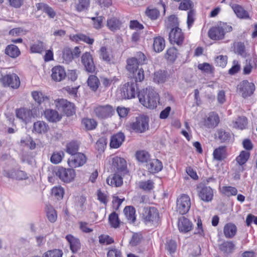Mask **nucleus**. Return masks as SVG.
Listing matches in <instances>:
<instances>
[{"instance_id": "f257e3e1", "label": "nucleus", "mask_w": 257, "mask_h": 257, "mask_svg": "<svg viewBox=\"0 0 257 257\" xmlns=\"http://www.w3.org/2000/svg\"><path fill=\"white\" fill-rule=\"evenodd\" d=\"M138 97L143 105L150 109L156 108L159 101V94L152 87L140 91Z\"/></svg>"}, {"instance_id": "f03ea898", "label": "nucleus", "mask_w": 257, "mask_h": 257, "mask_svg": "<svg viewBox=\"0 0 257 257\" xmlns=\"http://www.w3.org/2000/svg\"><path fill=\"white\" fill-rule=\"evenodd\" d=\"M232 30V28L231 26L226 23H220L209 30L208 36L212 40H219L223 39L225 35Z\"/></svg>"}, {"instance_id": "7ed1b4c3", "label": "nucleus", "mask_w": 257, "mask_h": 257, "mask_svg": "<svg viewBox=\"0 0 257 257\" xmlns=\"http://www.w3.org/2000/svg\"><path fill=\"white\" fill-rule=\"evenodd\" d=\"M114 109L110 105H98L93 108L94 115L99 119H105L111 117L113 113Z\"/></svg>"}, {"instance_id": "20e7f679", "label": "nucleus", "mask_w": 257, "mask_h": 257, "mask_svg": "<svg viewBox=\"0 0 257 257\" xmlns=\"http://www.w3.org/2000/svg\"><path fill=\"white\" fill-rule=\"evenodd\" d=\"M131 128L136 133H142L149 128V118L144 115L136 117L131 124Z\"/></svg>"}, {"instance_id": "39448f33", "label": "nucleus", "mask_w": 257, "mask_h": 257, "mask_svg": "<svg viewBox=\"0 0 257 257\" xmlns=\"http://www.w3.org/2000/svg\"><path fill=\"white\" fill-rule=\"evenodd\" d=\"M56 175L63 182L69 183L75 177L76 173L73 169H66L59 167L55 171Z\"/></svg>"}, {"instance_id": "423d86ee", "label": "nucleus", "mask_w": 257, "mask_h": 257, "mask_svg": "<svg viewBox=\"0 0 257 257\" xmlns=\"http://www.w3.org/2000/svg\"><path fill=\"white\" fill-rule=\"evenodd\" d=\"M193 3L190 0H184L179 5V9L182 11L190 10L188 13L187 23L188 28H190L194 23L195 12L192 10Z\"/></svg>"}, {"instance_id": "0eeeda50", "label": "nucleus", "mask_w": 257, "mask_h": 257, "mask_svg": "<svg viewBox=\"0 0 257 257\" xmlns=\"http://www.w3.org/2000/svg\"><path fill=\"white\" fill-rule=\"evenodd\" d=\"M237 90L243 98L251 96L255 90V85L246 80L241 81L237 86Z\"/></svg>"}, {"instance_id": "6e6552de", "label": "nucleus", "mask_w": 257, "mask_h": 257, "mask_svg": "<svg viewBox=\"0 0 257 257\" xmlns=\"http://www.w3.org/2000/svg\"><path fill=\"white\" fill-rule=\"evenodd\" d=\"M1 82L4 86L18 88L20 85V80L18 76L14 73H10L1 78Z\"/></svg>"}, {"instance_id": "1a4fd4ad", "label": "nucleus", "mask_w": 257, "mask_h": 257, "mask_svg": "<svg viewBox=\"0 0 257 257\" xmlns=\"http://www.w3.org/2000/svg\"><path fill=\"white\" fill-rule=\"evenodd\" d=\"M191 206L189 196L186 194H182L177 200V209L181 214H186L188 212Z\"/></svg>"}, {"instance_id": "9d476101", "label": "nucleus", "mask_w": 257, "mask_h": 257, "mask_svg": "<svg viewBox=\"0 0 257 257\" xmlns=\"http://www.w3.org/2000/svg\"><path fill=\"white\" fill-rule=\"evenodd\" d=\"M143 216L146 223H157L159 219L158 211L154 207L144 208Z\"/></svg>"}, {"instance_id": "9b49d317", "label": "nucleus", "mask_w": 257, "mask_h": 257, "mask_svg": "<svg viewBox=\"0 0 257 257\" xmlns=\"http://www.w3.org/2000/svg\"><path fill=\"white\" fill-rule=\"evenodd\" d=\"M169 40L172 44L182 45L184 36L181 29L178 27L172 29L169 33Z\"/></svg>"}, {"instance_id": "f8f14e48", "label": "nucleus", "mask_w": 257, "mask_h": 257, "mask_svg": "<svg viewBox=\"0 0 257 257\" xmlns=\"http://www.w3.org/2000/svg\"><path fill=\"white\" fill-rule=\"evenodd\" d=\"M86 162V156L81 153L71 156L67 161L68 165L71 168H77L82 166Z\"/></svg>"}, {"instance_id": "ddd939ff", "label": "nucleus", "mask_w": 257, "mask_h": 257, "mask_svg": "<svg viewBox=\"0 0 257 257\" xmlns=\"http://www.w3.org/2000/svg\"><path fill=\"white\" fill-rule=\"evenodd\" d=\"M81 62L84 65L86 71L89 73H93L95 71V65L91 55L86 52L81 57Z\"/></svg>"}, {"instance_id": "4468645a", "label": "nucleus", "mask_w": 257, "mask_h": 257, "mask_svg": "<svg viewBox=\"0 0 257 257\" xmlns=\"http://www.w3.org/2000/svg\"><path fill=\"white\" fill-rule=\"evenodd\" d=\"M112 168L118 173L125 171L126 169V162L123 158L115 156L112 159Z\"/></svg>"}, {"instance_id": "2eb2a0df", "label": "nucleus", "mask_w": 257, "mask_h": 257, "mask_svg": "<svg viewBox=\"0 0 257 257\" xmlns=\"http://www.w3.org/2000/svg\"><path fill=\"white\" fill-rule=\"evenodd\" d=\"M66 76V71L63 67L58 65L52 69L51 77L55 81H61L65 79Z\"/></svg>"}, {"instance_id": "dca6fc26", "label": "nucleus", "mask_w": 257, "mask_h": 257, "mask_svg": "<svg viewBox=\"0 0 257 257\" xmlns=\"http://www.w3.org/2000/svg\"><path fill=\"white\" fill-rule=\"evenodd\" d=\"M219 122V117L215 112H210L208 116L204 119L203 123L204 126L208 128H213L217 126Z\"/></svg>"}, {"instance_id": "f3484780", "label": "nucleus", "mask_w": 257, "mask_h": 257, "mask_svg": "<svg viewBox=\"0 0 257 257\" xmlns=\"http://www.w3.org/2000/svg\"><path fill=\"white\" fill-rule=\"evenodd\" d=\"M123 96L125 98L131 99L135 97L137 84L134 82L127 83L123 87Z\"/></svg>"}, {"instance_id": "a211bd4d", "label": "nucleus", "mask_w": 257, "mask_h": 257, "mask_svg": "<svg viewBox=\"0 0 257 257\" xmlns=\"http://www.w3.org/2000/svg\"><path fill=\"white\" fill-rule=\"evenodd\" d=\"M16 116L22 121L27 123L34 117L32 110L26 108H20L16 111Z\"/></svg>"}, {"instance_id": "6ab92c4d", "label": "nucleus", "mask_w": 257, "mask_h": 257, "mask_svg": "<svg viewBox=\"0 0 257 257\" xmlns=\"http://www.w3.org/2000/svg\"><path fill=\"white\" fill-rule=\"evenodd\" d=\"M198 195L203 201L210 202L213 199V191L211 187L205 186L200 189L198 191Z\"/></svg>"}, {"instance_id": "aec40b11", "label": "nucleus", "mask_w": 257, "mask_h": 257, "mask_svg": "<svg viewBox=\"0 0 257 257\" xmlns=\"http://www.w3.org/2000/svg\"><path fill=\"white\" fill-rule=\"evenodd\" d=\"M125 139L124 135L121 133H118L113 135L110 139V147L111 148L117 149L119 148Z\"/></svg>"}, {"instance_id": "412c9836", "label": "nucleus", "mask_w": 257, "mask_h": 257, "mask_svg": "<svg viewBox=\"0 0 257 257\" xmlns=\"http://www.w3.org/2000/svg\"><path fill=\"white\" fill-rule=\"evenodd\" d=\"M178 227L180 232L186 233L191 230L192 224L188 219L183 216L179 219Z\"/></svg>"}, {"instance_id": "4be33fe9", "label": "nucleus", "mask_w": 257, "mask_h": 257, "mask_svg": "<svg viewBox=\"0 0 257 257\" xmlns=\"http://www.w3.org/2000/svg\"><path fill=\"white\" fill-rule=\"evenodd\" d=\"M147 169L151 173H158L162 170L163 164L158 159H152L147 164Z\"/></svg>"}, {"instance_id": "5701e85b", "label": "nucleus", "mask_w": 257, "mask_h": 257, "mask_svg": "<svg viewBox=\"0 0 257 257\" xmlns=\"http://www.w3.org/2000/svg\"><path fill=\"white\" fill-rule=\"evenodd\" d=\"M66 239L69 244L70 249L73 253L80 249L81 244L79 239L71 234L66 235Z\"/></svg>"}, {"instance_id": "b1692460", "label": "nucleus", "mask_w": 257, "mask_h": 257, "mask_svg": "<svg viewBox=\"0 0 257 257\" xmlns=\"http://www.w3.org/2000/svg\"><path fill=\"white\" fill-rule=\"evenodd\" d=\"M44 116L47 120L52 122L59 121L62 118L61 115L56 110L51 109H46L44 111Z\"/></svg>"}, {"instance_id": "393cba45", "label": "nucleus", "mask_w": 257, "mask_h": 257, "mask_svg": "<svg viewBox=\"0 0 257 257\" xmlns=\"http://www.w3.org/2000/svg\"><path fill=\"white\" fill-rule=\"evenodd\" d=\"M6 176L8 178L17 180H25L28 178L27 174L24 171L13 169L6 172Z\"/></svg>"}, {"instance_id": "a878e982", "label": "nucleus", "mask_w": 257, "mask_h": 257, "mask_svg": "<svg viewBox=\"0 0 257 257\" xmlns=\"http://www.w3.org/2000/svg\"><path fill=\"white\" fill-rule=\"evenodd\" d=\"M254 67H257V56L255 55H253L250 59L246 60V64L243 69V74H249Z\"/></svg>"}, {"instance_id": "bb28decb", "label": "nucleus", "mask_w": 257, "mask_h": 257, "mask_svg": "<svg viewBox=\"0 0 257 257\" xmlns=\"http://www.w3.org/2000/svg\"><path fill=\"white\" fill-rule=\"evenodd\" d=\"M49 128L48 125L43 121H37L33 124V132L38 134L47 133Z\"/></svg>"}, {"instance_id": "cd10ccee", "label": "nucleus", "mask_w": 257, "mask_h": 257, "mask_svg": "<svg viewBox=\"0 0 257 257\" xmlns=\"http://www.w3.org/2000/svg\"><path fill=\"white\" fill-rule=\"evenodd\" d=\"M213 159L218 161H221L227 157L226 148L224 146H220L215 149L213 153Z\"/></svg>"}, {"instance_id": "c85d7f7f", "label": "nucleus", "mask_w": 257, "mask_h": 257, "mask_svg": "<svg viewBox=\"0 0 257 257\" xmlns=\"http://www.w3.org/2000/svg\"><path fill=\"white\" fill-rule=\"evenodd\" d=\"M237 232L236 225L232 223H228L225 225L223 232L226 238H231L234 237Z\"/></svg>"}, {"instance_id": "c756f323", "label": "nucleus", "mask_w": 257, "mask_h": 257, "mask_svg": "<svg viewBox=\"0 0 257 257\" xmlns=\"http://www.w3.org/2000/svg\"><path fill=\"white\" fill-rule=\"evenodd\" d=\"M122 182L121 177L116 174L109 176L106 179L107 184L112 187H119L122 185Z\"/></svg>"}, {"instance_id": "7c9ffc66", "label": "nucleus", "mask_w": 257, "mask_h": 257, "mask_svg": "<svg viewBox=\"0 0 257 257\" xmlns=\"http://www.w3.org/2000/svg\"><path fill=\"white\" fill-rule=\"evenodd\" d=\"M33 99L38 104L44 103L45 105H50L49 98L45 95L42 92L39 91H34L32 93Z\"/></svg>"}, {"instance_id": "2f4dec72", "label": "nucleus", "mask_w": 257, "mask_h": 257, "mask_svg": "<svg viewBox=\"0 0 257 257\" xmlns=\"http://www.w3.org/2000/svg\"><path fill=\"white\" fill-rule=\"evenodd\" d=\"M69 38L71 41L76 42L83 41L88 44H92L94 42L93 39L82 34L71 35H70Z\"/></svg>"}, {"instance_id": "473e14b6", "label": "nucleus", "mask_w": 257, "mask_h": 257, "mask_svg": "<svg viewBox=\"0 0 257 257\" xmlns=\"http://www.w3.org/2000/svg\"><path fill=\"white\" fill-rule=\"evenodd\" d=\"M232 9L238 18L243 19L249 18L248 13L241 6L237 4H234L232 6Z\"/></svg>"}, {"instance_id": "72a5a7b5", "label": "nucleus", "mask_w": 257, "mask_h": 257, "mask_svg": "<svg viewBox=\"0 0 257 257\" xmlns=\"http://www.w3.org/2000/svg\"><path fill=\"white\" fill-rule=\"evenodd\" d=\"M215 136L216 138L222 143L229 142L232 138V135L229 132L222 129L217 130Z\"/></svg>"}, {"instance_id": "f704fd0d", "label": "nucleus", "mask_w": 257, "mask_h": 257, "mask_svg": "<svg viewBox=\"0 0 257 257\" xmlns=\"http://www.w3.org/2000/svg\"><path fill=\"white\" fill-rule=\"evenodd\" d=\"M165 41L161 37H157L154 38L153 43V48L155 52H162L165 48Z\"/></svg>"}, {"instance_id": "c9c22d12", "label": "nucleus", "mask_w": 257, "mask_h": 257, "mask_svg": "<svg viewBox=\"0 0 257 257\" xmlns=\"http://www.w3.org/2000/svg\"><path fill=\"white\" fill-rule=\"evenodd\" d=\"M5 53L10 57L15 58L20 55V51L19 48L15 45H9L5 49Z\"/></svg>"}, {"instance_id": "e433bc0d", "label": "nucleus", "mask_w": 257, "mask_h": 257, "mask_svg": "<svg viewBox=\"0 0 257 257\" xmlns=\"http://www.w3.org/2000/svg\"><path fill=\"white\" fill-rule=\"evenodd\" d=\"M81 123L86 130H94L97 125V122L93 118H84L82 119Z\"/></svg>"}, {"instance_id": "4c0bfd02", "label": "nucleus", "mask_w": 257, "mask_h": 257, "mask_svg": "<svg viewBox=\"0 0 257 257\" xmlns=\"http://www.w3.org/2000/svg\"><path fill=\"white\" fill-rule=\"evenodd\" d=\"M124 213L128 221L133 223L136 220V210L132 206H126L123 210Z\"/></svg>"}, {"instance_id": "58836bf2", "label": "nucleus", "mask_w": 257, "mask_h": 257, "mask_svg": "<svg viewBox=\"0 0 257 257\" xmlns=\"http://www.w3.org/2000/svg\"><path fill=\"white\" fill-rule=\"evenodd\" d=\"M220 192L227 197L235 196L237 195V190L236 188L232 186H223L219 187Z\"/></svg>"}, {"instance_id": "ea45409f", "label": "nucleus", "mask_w": 257, "mask_h": 257, "mask_svg": "<svg viewBox=\"0 0 257 257\" xmlns=\"http://www.w3.org/2000/svg\"><path fill=\"white\" fill-rule=\"evenodd\" d=\"M38 10H41L44 13H46L50 18H54L56 15V13L53 9L46 4L43 3H39L36 5Z\"/></svg>"}, {"instance_id": "a19ab883", "label": "nucleus", "mask_w": 257, "mask_h": 257, "mask_svg": "<svg viewBox=\"0 0 257 257\" xmlns=\"http://www.w3.org/2000/svg\"><path fill=\"white\" fill-rule=\"evenodd\" d=\"M220 249L226 253H232L235 248V245L231 241H224L219 246Z\"/></svg>"}, {"instance_id": "79ce46f5", "label": "nucleus", "mask_w": 257, "mask_h": 257, "mask_svg": "<svg viewBox=\"0 0 257 257\" xmlns=\"http://www.w3.org/2000/svg\"><path fill=\"white\" fill-rule=\"evenodd\" d=\"M139 64L135 57L129 58L127 60L126 69L132 74H135V71L138 69Z\"/></svg>"}, {"instance_id": "37998d69", "label": "nucleus", "mask_w": 257, "mask_h": 257, "mask_svg": "<svg viewBox=\"0 0 257 257\" xmlns=\"http://www.w3.org/2000/svg\"><path fill=\"white\" fill-rule=\"evenodd\" d=\"M87 84L90 88L95 91L99 87L100 81L95 75H90L87 80Z\"/></svg>"}, {"instance_id": "c03bdc74", "label": "nucleus", "mask_w": 257, "mask_h": 257, "mask_svg": "<svg viewBox=\"0 0 257 257\" xmlns=\"http://www.w3.org/2000/svg\"><path fill=\"white\" fill-rule=\"evenodd\" d=\"M178 50L175 47L168 49L165 54V58L171 62H174L177 58Z\"/></svg>"}, {"instance_id": "a18cd8bd", "label": "nucleus", "mask_w": 257, "mask_h": 257, "mask_svg": "<svg viewBox=\"0 0 257 257\" xmlns=\"http://www.w3.org/2000/svg\"><path fill=\"white\" fill-rule=\"evenodd\" d=\"M247 124V118L244 116H239L233 121V126L239 130L245 128Z\"/></svg>"}, {"instance_id": "49530a36", "label": "nucleus", "mask_w": 257, "mask_h": 257, "mask_svg": "<svg viewBox=\"0 0 257 257\" xmlns=\"http://www.w3.org/2000/svg\"><path fill=\"white\" fill-rule=\"evenodd\" d=\"M250 156V153L245 151H242L239 155L236 158V162L242 166L246 163Z\"/></svg>"}, {"instance_id": "de8ad7c7", "label": "nucleus", "mask_w": 257, "mask_h": 257, "mask_svg": "<svg viewBox=\"0 0 257 257\" xmlns=\"http://www.w3.org/2000/svg\"><path fill=\"white\" fill-rule=\"evenodd\" d=\"M136 157L137 160L140 162H147L150 159V155L147 151H139L136 153Z\"/></svg>"}, {"instance_id": "09e8293b", "label": "nucleus", "mask_w": 257, "mask_h": 257, "mask_svg": "<svg viewBox=\"0 0 257 257\" xmlns=\"http://www.w3.org/2000/svg\"><path fill=\"white\" fill-rule=\"evenodd\" d=\"M120 25V22L114 18L108 20L107 22V27L111 31H115L119 29Z\"/></svg>"}, {"instance_id": "8fccbe9b", "label": "nucleus", "mask_w": 257, "mask_h": 257, "mask_svg": "<svg viewBox=\"0 0 257 257\" xmlns=\"http://www.w3.org/2000/svg\"><path fill=\"white\" fill-rule=\"evenodd\" d=\"M44 49V44L41 41H37L33 44L30 47V50L32 53H41Z\"/></svg>"}, {"instance_id": "3c124183", "label": "nucleus", "mask_w": 257, "mask_h": 257, "mask_svg": "<svg viewBox=\"0 0 257 257\" xmlns=\"http://www.w3.org/2000/svg\"><path fill=\"white\" fill-rule=\"evenodd\" d=\"M235 52L242 57H246L247 53L245 50V46L243 43L237 42L234 45Z\"/></svg>"}, {"instance_id": "603ef678", "label": "nucleus", "mask_w": 257, "mask_h": 257, "mask_svg": "<svg viewBox=\"0 0 257 257\" xmlns=\"http://www.w3.org/2000/svg\"><path fill=\"white\" fill-rule=\"evenodd\" d=\"M78 144L76 142H72L67 144L66 152L71 156H72L78 153Z\"/></svg>"}, {"instance_id": "864d4df0", "label": "nucleus", "mask_w": 257, "mask_h": 257, "mask_svg": "<svg viewBox=\"0 0 257 257\" xmlns=\"http://www.w3.org/2000/svg\"><path fill=\"white\" fill-rule=\"evenodd\" d=\"M100 80L103 86L107 88L110 87L111 84L115 83L117 81V79L115 76L109 77L103 76L100 78Z\"/></svg>"}, {"instance_id": "5fc2aeb1", "label": "nucleus", "mask_w": 257, "mask_h": 257, "mask_svg": "<svg viewBox=\"0 0 257 257\" xmlns=\"http://www.w3.org/2000/svg\"><path fill=\"white\" fill-rule=\"evenodd\" d=\"M46 213L47 218L51 222L56 221L57 218V214L56 211L52 207L47 206Z\"/></svg>"}, {"instance_id": "6e6d98bb", "label": "nucleus", "mask_w": 257, "mask_h": 257, "mask_svg": "<svg viewBox=\"0 0 257 257\" xmlns=\"http://www.w3.org/2000/svg\"><path fill=\"white\" fill-rule=\"evenodd\" d=\"M64 156V153L63 151L54 152L51 156L50 161L55 164L60 163Z\"/></svg>"}, {"instance_id": "4d7b16f0", "label": "nucleus", "mask_w": 257, "mask_h": 257, "mask_svg": "<svg viewBox=\"0 0 257 257\" xmlns=\"http://www.w3.org/2000/svg\"><path fill=\"white\" fill-rule=\"evenodd\" d=\"M108 220L111 227L115 228L118 227L120 222L115 212H112L109 215Z\"/></svg>"}, {"instance_id": "13d9d810", "label": "nucleus", "mask_w": 257, "mask_h": 257, "mask_svg": "<svg viewBox=\"0 0 257 257\" xmlns=\"http://www.w3.org/2000/svg\"><path fill=\"white\" fill-rule=\"evenodd\" d=\"M166 75L164 71L162 70L154 73V81L158 83H163L166 80Z\"/></svg>"}, {"instance_id": "bf43d9fd", "label": "nucleus", "mask_w": 257, "mask_h": 257, "mask_svg": "<svg viewBox=\"0 0 257 257\" xmlns=\"http://www.w3.org/2000/svg\"><path fill=\"white\" fill-rule=\"evenodd\" d=\"M89 0H79L76 5V9L78 12L87 10L89 6Z\"/></svg>"}, {"instance_id": "052dcab7", "label": "nucleus", "mask_w": 257, "mask_h": 257, "mask_svg": "<svg viewBox=\"0 0 257 257\" xmlns=\"http://www.w3.org/2000/svg\"><path fill=\"white\" fill-rule=\"evenodd\" d=\"M93 22V26L94 28L96 29H100L103 26V21L104 17L102 16H98L96 17L89 18Z\"/></svg>"}, {"instance_id": "680f3d73", "label": "nucleus", "mask_w": 257, "mask_h": 257, "mask_svg": "<svg viewBox=\"0 0 257 257\" xmlns=\"http://www.w3.org/2000/svg\"><path fill=\"white\" fill-rule=\"evenodd\" d=\"M63 58L66 63H69L73 58V54L70 48H66L63 52Z\"/></svg>"}, {"instance_id": "e2e57ef3", "label": "nucleus", "mask_w": 257, "mask_h": 257, "mask_svg": "<svg viewBox=\"0 0 257 257\" xmlns=\"http://www.w3.org/2000/svg\"><path fill=\"white\" fill-rule=\"evenodd\" d=\"M52 194L58 199H62L64 195V190L61 186L54 187L52 189Z\"/></svg>"}, {"instance_id": "0e129e2a", "label": "nucleus", "mask_w": 257, "mask_h": 257, "mask_svg": "<svg viewBox=\"0 0 257 257\" xmlns=\"http://www.w3.org/2000/svg\"><path fill=\"white\" fill-rule=\"evenodd\" d=\"M63 252L60 249H55L45 252L43 257H62Z\"/></svg>"}, {"instance_id": "69168bd1", "label": "nucleus", "mask_w": 257, "mask_h": 257, "mask_svg": "<svg viewBox=\"0 0 257 257\" xmlns=\"http://www.w3.org/2000/svg\"><path fill=\"white\" fill-rule=\"evenodd\" d=\"M100 57L105 61L110 62L111 61V56L107 51L105 47H102L99 50Z\"/></svg>"}, {"instance_id": "338daca9", "label": "nucleus", "mask_w": 257, "mask_h": 257, "mask_svg": "<svg viewBox=\"0 0 257 257\" xmlns=\"http://www.w3.org/2000/svg\"><path fill=\"white\" fill-rule=\"evenodd\" d=\"M99 242L101 244H110L113 242V239L109 235L102 234L99 236Z\"/></svg>"}, {"instance_id": "774afa93", "label": "nucleus", "mask_w": 257, "mask_h": 257, "mask_svg": "<svg viewBox=\"0 0 257 257\" xmlns=\"http://www.w3.org/2000/svg\"><path fill=\"white\" fill-rule=\"evenodd\" d=\"M227 57L226 56L219 55L215 59L216 65L221 67H224L227 64Z\"/></svg>"}]
</instances>
